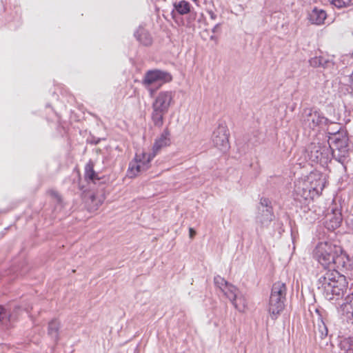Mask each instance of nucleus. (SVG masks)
<instances>
[{"label": "nucleus", "mask_w": 353, "mask_h": 353, "mask_svg": "<svg viewBox=\"0 0 353 353\" xmlns=\"http://www.w3.org/2000/svg\"><path fill=\"white\" fill-rule=\"evenodd\" d=\"M210 39H211V40H216V37H215V36L212 35V36L210 37Z\"/></svg>", "instance_id": "nucleus-32"}, {"label": "nucleus", "mask_w": 353, "mask_h": 353, "mask_svg": "<svg viewBox=\"0 0 353 353\" xmlns=\"http://www.w3.org/2000/svg\"><path fill=\"white\" fill-rule=\"evenodd\" d=\"M193 2H194L195 3H196L197 1L198 0H192Z\"/></svg>", "instance_id": "nucleus-34"}, {"label": "nucleus", "mask_w": 353, "mask_h": 353, "mask_svg": "<svg viewBox=\"0 0 353 353\" xmlns=\"http://www.w3.org/2000/svg\"><path fill=\"white\" fill-rule=\"evenodd\" d=\"M214 282L216 286H217L221 290L225 288L229 283L224 278L219 275L214 277Z\"/></svg>", "instance_id": "nucleus-26"}, {"label": "nucleus", "mask_w": 353, "mask_h": 353, "mask_svg": "<svg viewBox=\"0 0 353 353\" xmlns=\"http://www.w3.org/2000/svg\"><path fill=\"white\" fill-rule=\"evenodd\" d=\"M85 178L88 182H92L94 184L97 181L101 179L98 174L94 170V163L91 160L85 166Z\"/></svg>", "instance_id": "nucleus-18"}, {"label": "nucleus", "mask_w": 353, "mask_h": 353, "mask_svg": "<svg viewBox=\"0 0 353 353\" xmlns=\"http://www.w3.org/2000/svg\"><path fill=\"white\" fill-rule=\"evenodd\" d=\"M331 3L338 8L353 6V0H331Z\"/></svg>", "instance_id": "nucleus-25"}, {"label": "nucleus", "mask_w": 353, "mask_h": 353, "mask_svg": "<svg viewBox=\"0 0 353 353\" xmlns=\"http://www.w3.org/2000/svg\"><path fill=\"white\" fill-rule=\"evenodd\" d=\"M174 10L172 11L171 14L172 17H174L175 12H177L180 15H185L190 12L191 5L186 1H180L179 2L175 1L173 3Z\"/></svg>", "instance_id": "nucleus-17"}, {"label": "nucleus", "mask_w": 353, "mask_h": 353, "mask_svg": "<svg viewBox=\"0 0 353 353\" xmlns=\"http://www.w3.org/2000/svg\"><path fill=\"white\" fill-rule=\"evenodd\" d=\"M325 181L319 178L315 182L300 179L295 182L294 196L296 201L304 203L319 196L324 188Z\"/></svg>", "instance_id": "nucleus-3"}, {"label": "nucleus", "mask_w": 353, "mask_h": 353, "mask_svg": "<svg viewBox=\"0 0 353 353\" xmlns=\"http://www.w3.org/2000/svg\"><path fill=\"white\" fill-rule=\"evenodd\" d=\"M231 303L239 312H243L247 305L245 297L240 292L237 294L236 299Z\"/></svg>", "instance_id": "nucleus-24"}, {"label": "nucleus", "mask_w": 353, "mask_h": 353, "mask_svg": "<svg viewBox=\"0 0 353 353\" xmlns=\"http://www.w3.org/2000/svg\"><path fill=\"white\" fill-rule=\"evenodd\" d=\"M270 201L268 199L262 198L260 201V206L259 208H261V210L267 209V208H272L271 206H270Z\"/></svg>", "instance_id": "nucleus-27"}, {"label": "nucleus", "mask_w": 353, "mask_h": 353, "mask_svg": "<svg viewBox=\"0 0 353 353\" xmlns=\"http://www.w3.org/2000/svg\"><path fill=\"white\" fill-rule=\"evenodd\" d=\"M326 141L332 146L333 158L339 162L343 161L349 152L347 136L338 130L336 132L332 133V136H329Z\"/></svg>", "instance_id": "nucleus-7"}, {"label": "nucleus", "mask_w": 353, "mask_h": 353, "mask_svg": "<svg viewBox=\"0 0 353 353\" xmlns=\"http://www.w3.org/2000/svg\"><path fill=\"white\" fill-rule=\"evenodd\" d=\"M212 140L214 146L221 151H225L229 148V132L225 124L220 123L214 130Z\"/></svg>", "instance_id": "nucleus-10"}, {"label": "nucleus", "mask_w": 353, "mask_h": 353, "mask_svg": "<svg viewBox=\"0 0 353 353\" xmlns=\"http://www.w3.org/2000/svg\"><path fill=\"white\" fill-rule=\"evenodd\" d=\"M174 92L171 90L161 91L152 103V120L157 127L163 125L164 116L174 103Z\"/></svg>", "instance_id": "nucleus-4"}, {"label": "nucleus", "mask_w": 353, "mask_h": 353, "mask_svg": "<svg viewBox=\"0 0 353 353\" xmlns=\"http://www.w3.org/2000/svg\"><path fill=\"white\" fill-rule=\"evenodd\" d=\"M342 220L341 209L333 207L331 208V212L326 216L325 226L328 230H334L341 225Z\"/></svg>", "instance_id": "nucleus-12"}, {"label": "nucleus", "mask_w": 353, "mask_h": 353, "mask_svg": "<svg viewBox=\"0 0 353 353\" xmlns=\"http://www.w3.org/2000/svg\"><path fill=\"white\" fill-rule=\"evenodd\" d=\"M219 28H220L219 23L215 25L214 27L212 28V32L213 33L217 32L219 31Z\"/></svg>", "instance_id": "nucleus-31"}, {"label": "nucleus", "mask_w": 353, "mask_h": 353, "mask_svg": "<svg viewBox=\"0 0 353 353\" xmlns=\"http://www.w3.org/2000/svg\"><path fill=\"white\" fill-rule=\"evenodd\" d=\"M339 270L341 269H325L317 275V289L327 300H339L347 290L345 277Z\"/></svg>", "instance_id": "nucleus-1"}, {"label": "nucleus", "mask_w": 353, "mask_h": 353, "mask_svg": "<svg viewBox=\"0 0 353 353\" xmlns=\"http://www.w3.org/2000/svg\"><path fill=\"white\" fill-rule=\"evenodd\" d=\"M310 66L313 68H325L330 65L332 64L329 60L323 57H314L309 60Z\"/></svg>", "instance_id": "nucleus-21"}, {"label": "nucleus", "mask_w": 353, "mask_h": 353, "mask_svg": "<svg viewBox=\"0 0 353 353\" xmlns=\"http://www.w3.org/2000/svg\"><path fill=\"white\" fill-rule=\"evenodd\" d=\"M274 215L272 212V208L261 210L259 208V214L256 216V223L261 229L267 228L274 219Z\"/></svg>", "instance_id": "nucleus-13"}, {"label": "nucleus", "mask_w": 353, "mask_h": 353, "mask_svg": "<svg viewBox=\"0 0 353 353\" xmlns=\"http://www.w3.org/2000/svg\"><path fill=\"white\" fill-rule=\"evenodd\" d=\"M7 316L5 309L0 306V322L2 321L4 318Z\"/></svg>", "instance_id": "nucleus-28"}, {"label": "nucleus", "mask_w": 353, "mask_h": 353, "mask_svg": "<svg viewBox=\"0 0 353 353\" xmlns=\"http://www.w3.org/2000/svg\"><path fill=\"white\" fill-rule=\"evenodd\" d=\"M134 37L143 45L148 46L152 44V39L148 31L139 27L134 32Z\"/></svg>", "instance_id": "nucleus-19"}, {"label": "nucleus", "mask_w": 353, "mask_h": 353, "mask_svg": "<svg viewBox=\"0 0 353 353\" xmlns=\"http://www.w3.org/2000/svg\"><path fill=\"white\" fill-rule=\"evenodd\" d=\"M342 310L347 314L353 316V292L345 297V303L342 305Z\"/></svg>", "instance_id": "nucleus-23"}, {"label": "nucleus", "mask_w": 353, "mask_h": 353, "mask_svg": "<svg viewBox=\"0 0 353 353\" xmlns=\"http://www.w3.org/2000/svg\"><path fill=\"white\" fill-rule=\"evenodd\" d=\"M170 144V132L168 129H165L161 136L156 139L152 148V153L148 155L147 161L150 162L163 148Z\"/></svg>", "instance_id": "nucleus-11"}, {"label": "nucleus", "mask_w": 353, "mask_h": 353, "mask_svg": "<svg viewBox=\"0 0 353 353\" xmlns=\"http://www.w3.org/2000/svg\"><path fill=\"white\" fill-rule=\"evenodd\" d=\"M309 159L322 165H327L333 158L332 146L326 140L311 143L307 149Z\"/></svg>", "instance_id": "nucleus-5"}, {"label": "nucleus", "mask_w": 353, "mask_h": 353, "mask_svg": "<svg viewBox=\"0 0 353 353\" xmlns=\"http://www.w3.org/2000/svg\"><path fill=\"white\" fill-rule=\"evenodd\" d=\"M208 13L212 19L214 20L216 18V14H214V12L213 11H212V10L208 11Z\"/></svg>", "instance_id": "nucleus-30"}, {"label": "nucleus", "mask_w": 353, "mask_h": 353, "mask_svg": "<svg viewBox=\"0 0 353 353\" xmlns=\"http://www.w3.org/2000/svg\"><path fill=\"white\" fill-rule=\"evenodd\" d=\"M327 131H328V133L330 134L331 135L333 133V132H330V129H327Z\"/></svg>", "instance_id": "nucleus-33"}, {"label": "nucleus", "mask_w": 353, "mask_h": 353, "mask_svg": "<svg viewBox=\"0 0 353 353\" xmlns=\"http://www.w3.org/2000/svg\"><path fill=\"white\" fill-rule=\"evenodd\" d=\"M60 322L53 319L48 323V334L57 343L59 340Z\"/></svg>", "instance_id": "nucleus-20"}, {"label": "nucleus", "mask_w": 353, "mask_h": 353, "mask_svg": "<svg viewBox=\"0 0 353 353\" xmlns=\"http://www.w3.org/2000/svg\"><path fill=\"white\" fill-rule=\"evenodd\" d=\"M327 17V14L325 10L314 8L308 15L309 21L316 25H321L324 23Z\"/></svg>", "instance_id": "nucleus-14"}, {"label": "nucleus", "mask_w": 353, "mask_h": 353, "mask_svg": "<svg viewBox=\"0 0 353 353\" xmlns=\"http://www.w3.org/2000/svg\"><path fill=\"white\" fill-rule=\"evenodd\" d=\"M221 291L230 301V302L235 301L236 299L237 294L240 292L239 290L231 283H228L226 288H223Z\"/></svg>", "instance_id": "nucleus-22"}, {"label": "nucleus", "mask_w": 353, "mask_h": 353, "mask_svg": "<svg viewBox=\"0 0 353 353\" xmlns=\"http://www.w3.org/2000/svg\"><path fill=\"white\" fill-rule=\"evenodd\" d=\"M145 156L146 154H144L143 157V161H141L139 160V163H138L137 157H136V162L130 163L128 172L131 177L136 176L142 170L147 168L146 163H148L149 162L147 161V158Z\"/></svg>", "instance_id": "nucleus-15"}, {"label": "nucleus", "mask_w": 353, "mask_h": 353, "mask_svg": "<svg viewBox=\"0 0 353 353\" xmlns=\"http://www.w3.org/2000/svg\"><path fill=\"white\" fill-rule=\"evenodd\" d=\"M314 257L324 270L332 268L342 269L349 261L340 246L327 241L317 244L314 250Z\"/></svg>", "instance_id": "nucleus-2"}, {"label": "nucleus", "mask_w": 353, "mask_h": 353, "mask_svg": "<svg viewBox=\"0 0 353 353\" xmlns=\"http://www.w3.org/2000/svg\"><path fill=\"white\" fill-rule=\"evenodd\" d=\"M172 80V76L170 73L160 70H151L145 72L142 79V85L150 91L152 97L154 92L153 86L159 88L163 83Z\"/></svg>", "instance_id": "nucleus-8"}, {"label": "nucleus", "mask_w": 353, "mask_h": 353, "mask_svg": "<svg viewBox=\"0 0 353 353\" xmlns=\"http://www.w3.org/2000/svg\"><path fill=\"white\" fill-rule=\"evenodd\" d=\"M303 125L305 128L316 130L323 128L328 123V119L319 111L305 110L302 117Z\"/></svg>", "instance_id": "nucleus-9"}, {"label": "nucleus", "mask_w": 353, "mask_h": 353, "mask_svg": "<svg viewBox=\"0 0 353 353\" xmlns=\"http://www.w3.org/2000/svg\"><path fill=\"white\" fill-rule=\"evenodd\" d=\"M189 233H190V237L191 239H192L195 236V234H196L195 230L193 228H189Z\"/></svg>", "instance_id": "nucleus-29"}, {"label": "nucleus", "mask_w": 353, "mask_h": 353, "mask_svg": "<svg viewBox=\"0 0 353 353\" xmlns=\"http://www.w3.org/2000/svg\"><path fill=\"white\" fill-rule=\"evenodd\" d=\"M12 315H10L9 320H10V319H12Z\"/></svg>", "instance_id": "nucleus-35"}, {"label": "nucleus", "mask_w": 353, "mask_h": 353, "mask_svg": "<svg viewBox=\"0 0 353 353\" xmlns=\"http://www.w3.org/2000/svg\"><path fill=\"white\" fill-rule=\"evenodd\" d=\"M314 333L316 340L318 338L323 340L327 336V327L321 317L317 319L316 323L314 325Z\"/></svg>", "instance_id": "nucleus-16"}, {"label": "nucleus", "mask_w": 353, "mask_h": 353, "mask_svg": "<svg viewBox=\"0 0 353 353\" xmlns=\"http://www.w3.org/2000/svg\"><path fill=\"white\" fill-rule=\"evenodd\" d=\"M286 291L284 283L278 281L273 284L269 301V312L272 319H276L284 309Z\"/></svg>", "instance_id": "nucleus-6"}]
</instances>
